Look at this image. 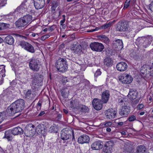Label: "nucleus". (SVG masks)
Segmentation results:
<instances>
[{
    "instance_id": "f257e3e1",
    "label": "nucleus",
    "mask_w": 153,
    "mask_h": 153,
    "mask_svg": "<svg viewBox=\"0 0 153 153\" xmlns=\"http://www.w3.org/2000/svg\"><path fill=\"white\" fill-rule=\"evenodd\" d=\"M25 101L22 99L18 100L8 107L7 112L8 115H13L16 113L20 112L25 107Z\"/></svg>"
},
{
    "instance_id": "f03ea898",
    "label": "nucleus",
    "mask_w": 153,
    "mask_h": 153,
    "mask_svg": "<svg viewBox=\"0 0 153 153\" xmlns=\"http://www.w3.org/2000/svg\"><path fill=\"white\" fill-rule=\"evenodd\" d=\"M61 138L63 140H69L71 142L75 141L74 131L70 128H64L61 131Z\"/></svg>"
},
{
    "instance_id": "7ed1b4c3",
    "label": "nucleus",
    "mask_w": 153,
    "mask_h": 153,
    "mask_svg": "<svg viewBox=\"0 0 153 153\" xmlns=\"http://www.w3.org/2000/svg\"><path fill=\"white\" fill-rule=\"evenodd\" d=\"M67 63V62L65 59H59L56 62V67L59 71L65 72L68 69Z\"/></svg>"
},
{
    "instance_id": "20e7f679",
    "label": "nucleus",
    "mask_w": 153,
    "mask_h": 153,
    "mask_svg": "<svg viewBox=\"0 0 153 153\" xmlns=\"http://www.w3.org/2000/svg\"><path fill=\"white\" fill-rule=\"evenodd\" d=\"M32 86L35 88H37L40 85V83L43 81V76L39 73H35L32 75Z\"/></svg>"
},
{
    "instance_id": "39448f33",
    "label": "nucleus",
    "mask_w": 153,
    "mask_h": 153,
    "mask_svg": "<svg viewBox=\"0 0 153 153\" xmlns=\"http://www.w3.org/2000/svg\"><path fill=\"white\" fill-rule=\"evenodd\" d=\"M29 64L30 69L35 72H38L39 71L41 65L38 59L32 58L30 60Z\"/></svg>"
},
{
    "instance_id": "423d86ee",
    "label": "nucleus",
    "mask_w": 153,
    "mask_h": 153,
    "mask_svg": "<svg viewBox=\"0 0 153 153\" xmlns=\"http://www.w3.org/2000/svg\"><path fill=\"white\" fill-rule=\"evenodd\" d=\"M116 26L117 30L120 32H124L127 30L129 27L128 22L122 21L118 22Z\"/></svg>"
},
{
    "instance_id": "0eeeda50",
    "label": "nucleus",
    "mask_w": 153,
    "mask_h": 153,
    "mask_svg": "<svg viewBox=\"0 0 153 153\" xmlns=\"http://www.w3.org/2000/svg\"><path fill=\"white\" fill-rule=\"evenodd\" d=\"M132 77L126 74H123L119 77L120 81L123 83L128 84L131 83L133 81Z\"/></svg>"
},
{
    "instance_id": "6e6552de",
    "label": "nucleus",
    "mask_w": 153,
    "mask_h": 153,
    "mask_svg": "<svg viewBox=\"0 0 153 153\" xmlns=\"http://www.w3.org/2000/svg\"><path fill=\"white\" fill-rule=\"evenodd\" d=\"M19 45L29 52L33 53L35 52L33 47L28 42L24 41H21L19 42Z\"/></svg>"
},
{
    "instance_id": "1a4fd4ad",
    "label": "nucleus",
    "mask_w": 153,
    "mask_h": 153,
    "mask_svg": "<svg viewBox=\"0 0 153 153\" xmlns=\"http://www.w3.org/2000/svg\"><path fill=\"white\" fill-rule=\"evenodd\" d=\"M137 40L139 41L140 43L143 44V46L145 48H146L152 42V37L151 36H149L147 38H139L137 39Z\"/></svg>"
},
{
    "instance_id": "9d476101",
    "label": "nucleus",
    "mask_w": 153,
    "mask_h": 153,
    "mask_svg": "<svg viewBox=\"0 0 153 153\" xmlns=\"http://www.w3.org/2000/svg\"><path fill=\"white\" fill-rule=\"evenodd\" d=\"M90 46L92 51L97 52H101L104 48V46L102 43L97 42L91 43Z\"/></svg>"
},
{
    "instance_id": "9b49d317",
    "label": "nucleus",
    "mask_w": 153,
    "mask_h": 153,
    "mask_svg": "<svg viewBox=\"0 0 153 153\" xmlns=\"http://www.w3.org/2000/svg\"><path fill=\"white\" fill-rule=\"evenodd\" d=\"M23 132L25 135L28 137H33L35 133L34 129L30 127L29 126H26Z\"/></svg>"
},
{
    "instance_id": "f8f14e48",
    "label": "nucleus",
    "mask_w": 153,
    "mask_h": 153,
    "mask_svg": "<svg viewBox=\"0 0 153 153\" xmlns=\"http://www.w3.org/2000/svg\"><path fill=\"white\" fill-rule=\"evenodd\" d=\"M102 100L97 98H94L92 102V104L94 108L97 110L101 109L102 107Z\"/></svg>"
},
{
    "instance_id": "ddd939ff",
    "label": "nucleus",
    "mask_w": 153,
    "mask_h": 153,
    "mask_svg": "<svg viewBox=\"0 0 153 153\" xmlns=\"http://www.w3.org/2000/svg\"><path fill=\"white\" fill-rule=\"evenodd\" d=\"M28 4L26 0H25L24 2H22L21 5L18 7L15 11L14 13L19 12V13H23L26 11L27 9Z\"/></svg>"
},
{
    "instance_id": "4468645a",
    "label": "nucleus",
    "mask_w": 153,
    "mask_h": 153,
    "mask_svg": "<svg viewBox=\"0 0 153 153\" xmlns=\"http://www.w3.org/2000/svg\"><path fill=\"white\" fill-rule=\"evenodd\" d=\"M117 112L112 108L108 109L105 113V116L107 119L112 120L116 116Z\"/></svg>"
},
{
    "instance_id": "2eb2a0df",
    "label": "nucleus",
    "mask_w": 153,
    "mask_h": 153,
    "mask_svg": "<svg viewBox=\"0 0 153 153\" xmlns=\"http://www.w3.org/2000/svg\"><path fill=\"white\" fill-rule=\"evenodd\" d=\"M103 147L102 141L98 140L92 143L91 146V148L93 150H98L102 149Z\"/></svg>"
},
{
    "instance_id": "dca6fc26",
    "label": "nucleus",
    "mask_w": 153,
    "mask_h": 153,
    "mask_svg": "<svg viewBox=\"0 0 153 153\" xmlns=\"http://www.w3.org/2000/svg\"><path fill=\"white\" fill-rule=\"evenodd\" d=\"M47 131V127L43 124H39L37 126L36 132L39 134L44 135Z\"/></svg>"
},
{
    "instance_id": "f3484780",
    "label": "nucleus",
    "mask_w": 153,
    "mask_h": 153,
    "mask_svg": "<svg viewBox=\"0 0 153 153\" xmlns=\"http://www.w3.org/2000/svg\"><path fill=\"white\" fill-rule=\"evenodd\" d=\"M130 112L129 107L127 105H125L123 106L122 108L120 109L119 113L122 116L126 117L128 115Z\"/></svg>"
},
{
    "instance_id": "a211bd4d",
    "label": "nucleus",
    "mask_w": 153,
    "mask_h": 153,
    "mask_svg": "<svg viewBox=\"0 0 153 153\" xmlns=\"http://www.w3.org/2000/svg\"><path fill=\"white\" fill-rule=\"evenodd\" d=\"M90 138L89 136L86 134L80 136L78 138V142L80 144L88 143L89 142Z\"/></svg>"
},
{
    "instance_id": "6ab92c4d",
    "label": "nucleus",
    "mask_w": 153,
    "mask_h": 153,
    "mask_svg": "<svg viewBox=\"0 0 153 153\" xmlns=\"http://www.w3.org/2000/svg\"><path fill=\"white\" fill-rule=\"evenodd\" d=\"M127 64L124 62H121L117 64L116 68L118 71H124L127 68Z\"/></svg>"
},
{
    "instance_id": "aec40b11",
    "label": "nucleus",
    "mask_w": 153,
    "mask_h": 153,
    "mask_svg": "<svg viewBox=\"0 0 153 153\" xmlns=\"http://www.w3.org/2000/svg\"><path fill=\"white\" fill-rule=\"evenodd\" d=\"M114 144L113 142L111 140L106 142L105 144L104 147L103 149V152L105 153H108L109 152H111L110 147H111Z\"/></svg>"
},
{
    "instance_id": "412c9836",
    "label": "nucleus",
    "mask_w": 153,
    "mask_h": 153,
    "mask_svg": "<svg viewBox=\"0 0 153 153\" xmlns=\"http://www.w3.org/2000/svg\"><path fill=\"white\" fill-rule=\"evenodd\" d=\"M45 4V0H34V5L37 9L42 8Z\"/></svg>"
},
{
    "instance_id": "4be33fe9",
    "label": "nucleus",
    "mask_w": 153,
    "mask_h": 153,
    "mask_svg": "<svg viewBox=\"0 0 153 153\" xmlns=\"http://www.w3.org/2000/svg\"><path fill=\"white\" fill-rule=\"evenodd\" d=\"M110 96L109 91L106 90L104 91L102 94V100L103 103H106L108 101Z\"/></svg>"
},
{
    "instance_id": "5701e85b",
    "label": "nucleus",
    "mask_w": 153,
    "mask_h": 153,
    "mask_svg": "<svg viewBox=\"0 0 153 153\" xmlns=\"http://www.w3.org/2000/svg\"><path fill=\"white\" fill-rule=\"evenodd\" d=\"M113 46L114 48L122 49L123 47V43L122 40L119 39L114 40L113 42Z\"/></svg>"
},
{
    "instance_id": "b1692460",
    "label": "nucleus",
    "mask_w": 153,
    "mask_h": 153,
    "mask_svg": "<svg viewBox=\"0 0 153 153\" xmlns=\"http://www.w3.org/2000/svg\"><path fill=\"white\" fill-rule=\"evenodd\" d=\"M71 50L75 53H80L82 51V47L79 44H73L71 48Z\"/></svg>"
},
{
    "instance_id": "393cba45",
    "label": "nucleus",
    "mask_w": 153,
    "mask_h": 153,
    "mask_svg": "<svg viewBox=\"0 0 153 153\" xmlns=\"http://www.w3.org/2000/svg\"><path fill=\"white\" fill-rule=\"evenodd\" d=\"M11 133L14 135H22L23 134V131L20 127H17L13 128L11 131Z\"/></svg>"
},
{
    "instance_id": "a878e982",
    "label": "nucleus",
    "mask_w": 153,
    "mask_h": 153,
    "mask_svg": "<svg viewBox=\"0 0 153 153\" xmlns=\"http://www.w3.org/2000/svg\"><path fill=\"white\" fill-rule=\"evenodd\" d=\"M15 24L16 27L19 29H22L26 25L21 17L15 22Z\"/></svg>"
},
{
    "instance_id": "bb28decb",
    "label": "nucleus",
    "mask_w": 153,
    "mask_h": 153,
    "mask_svg": "<svg viewBox=\"0 0 153 153\" xmlns=\"http://www.w3.org/2000/svg\"><path fill=\"white\" fill-rule=\"evenodd\" d=\"M5 70L4 65H0V85L3 83V77L5 76Z\"/></svg>"
},
{
    "instance_id": "cd10ccee",
    "label": "nucleus",
    "mask_w": 153,
    "mask_h": 153,
    "mask_svg": "<svg viewBox=\"0 0 153 153\" xmlns=\"http://www.w3.org/2000/svg\"><path fill=\"white\" fill-rule=\"evenodd\" d=\"M137 92L133 89H130L129 92L128 97L131 100H134L137 97Z\"/></svg>"
},
{
    "instance_id": "c85d7f7f",
    "label": "nucleus",
    "mask_w": 153,
    "mask_h": 153,
    "mask_svg": "<svg viewBox=\"0 0 153 153\" xmlns=\"http://www.w3.org/2000/svg\"><path fill=\"white\" fill-rule=\"evenodd\" d=\"M80 105L78 100H72L70 102L71 107L73 109H76L79 110Z\"/></svg>"
},
{
    "instance_id": "c756f323",
    "label": "nucleus",
    "mask_w": 153,
    "mask_h": 153,
    "mask_svg": "<svg viewBox=\"0 0 153 153\" xmlns=\"http://www.w3.org/2000/svg\"><path fill=\"white\" fill-rule=\"evenodd\" d=\"M146 149L145 146L140 145L136 147V153H147Z\"/></svg>"
},
{
    "instance_id": "7c9ffc66",
    "label": "nucleus",
    "mask_w": 153,
    "mask_h": 153,
    "mask_svg": "<svg viewBox=\"0 0 153 153\" xmlns=\"http://www.w3.org/2000/svg\"><path fill=\"white\" fill-rule=\"evenodd\" d=\"M104 64L107 67H110L111 66L113 63V61L109 57H106L104 59Z\"/></svg>"
},
{
    "instance_id": "2f4dec72",
    "label": "nucleus",
    "mask_w": 153,
    "mask_h": 153,
    "mask_svg": "<svg viewBox=\"0 0 153 153\" xmlns=\"http://www.w3.org/2000/svg\"><path fill=\"white\" fill-rule=\"evenodd\" d=\"M4 41L6 43L9 45H12L14 43V39L12 36L9 35L5 38Z\"/></svg>"
},
{
    "instance_id": "473e14b6",
    "label": "nucleus",
    "mask_w": 153,
    "mask_h": 153,
    "mask_svg": "<svg viewBox=\"0 0 153 153\" xmlns=\"http://www.w3.org/2000/svg\"><path fill=\"white\" fill-rule=\"evenodd\" d=\"M21 18L26 25L28 23H31L32 21V17L31 15H27Z\"/></svg>"
},
{
    "instance_id": "72a5a7b5",
    "label": "nucleus",
    "mask_w": 153,
    "mask_h": 153,
    "mask_svg": "<svg viewBox=\"0 0 153 153\" xmlns=\"http://www.w3.org/2000/svg\"><path fill=\"white\" fill-rule=\"evenodd\" d=\"M124 152L128 153L131 152L133 149L132 146L129 144H125L124 145Z\"/></svg>"
},
{
    "instance_id": "f704fd0d",
    "label": "nucleus",
    "mask_w": 153,
    "mask_h": 153,
    "mask_svg": "<svg viewBox=\"0 0 153 153\" xmlns=\"http://www.w3.org/2000/svg\"><path fill=\"white\" fill-rule=\"evenodd\" d=\"M69 89L67 88H65L62 89L61 92L62 96L63 97H67L69 94Z\"/></svg>"
},
{
    "instance_id": "c9c22d12",
    "label": "nucleus",
    "mask_w": 153,
    "mask_h": 153,
    "mask_svg": "<svg viewBox=\"0 0 153 153\" xmlns=\"http://www.w3.org/2000/svg\"><path fill=\"white\" fill-rule=\"evenodd\" d=\"M10 131H5L4 133V136L3 137V138H7L8 141H10L12 140V137Z\"/></svg>"
},
{
    "instance_id": "e433bc0d",
    "label": "nucleus",
    "mask_w": 153,
    "mask_h": 153,
    "mask_svg": "<svg viewBox=\"0 0 153 153\" xmlns=\"http://www.w3.org/2000/svg\"><path fill=\"white\" fill-rule=\"evenodd\" d=\"M102 41L106 44H108L109 42V40L108 38L105 35H102L100 36Z\"/></svg>"
},
{
    "instance_id": "4c0bfd02",
    "label": "nucleus",
    "mask_w": 153,
    "mask_h": 153,
    "mask_svg": "<svg viewBox=\"0 0 153 153\" xmlns=\"http://www.w3.org/2000/svg\"><path fill=\"white\" fill-rule=\"evenodd\" d=\"M80 111L83 112H86L88 110V107L85 105L80 104L79 107V109Z\"/></svg>"
},
{
    "instance_id": "58836bf2",
    "label": "nucleus",
    "mask_w": 153,
    "mask_h": 153,
    "mask_svg": "<svg viewBox=\"0 0 153 153\" xmlns=\"http://www.w3.org/2000/svg\"><path fill=\"white\" fill-rule=\"evenodd\" d=\"M100 125L102 126L103 127H111L112 128V123L110 122H104L100 124Z\"/></svg>"
},
{
    "instance_id": "ea45409f",
    "label": "nucleus",
    "mask_w": 153,
    "mask_h": 153,
    "mask_svg": "<svg viewBox=\"0 0 153 153\" xmlns=\"http://www.w3.org/2000/svg\"><path fill=\"white\" fill-rule=\"evenodd\" d=\"M58 2L56 1H53L52 3L51 6V11L52 12L54 13L56 10V8L59 5Z\"/></svg>"
},
{
    "instance_id": "a19ab883",
    "label": "nucleus",
    "mask_w": 153,
    "mask_h": 153,
    "mask_svg": "<svg viewBox=\"0 0 153 153\" xmlns=\"http://www.w3.org/2000/svg\"><path fill=\"white\" fill-rule=\"evenodd\" d=\"M113 22H110L108 23L103 25L102 26V28L103 29H106L110 27L113 24Z\"/></svg>"
},
{
    "instance_id": "79ce46f5",
    "label": "nucleus",
    "mask_w": 153,
    "mask_h": 153,
    "mask_svg": "<svg viewBox=\"0 0 153 153\" xmlns=\"http://www.w3.org/2000/svg\"><path fill=\"white\" fill-rule=\"evenodd\" d=\"M13 13H10V14L5 15L1 16V17H2L3 19H8L10 18H12L13 15Z\"/></svg>"
},
{
    "instance_id": "37998d69",
    "label": "nucleus",
    "mask_w": 153,
    "mask_h": 153,
    "mask_svg": "<svg viewBox=\"0 0 153 153\" xmlns=\"http://www.w3.org/2000/svg\"><path fill=\"white\" fill-rule=\"evenodd\" d=\"M6 117L4 113H0V124L5 119Z\"/></svg>"
},
{
    "instance_id": "c03bdc74",
    "label": "nucleus",
    "mask_w": 153,
    "mask_h": 153,
    "mask_svg": "<svg viewBox=\"0 0 153 153\" xmlns=\"http://www.w3.org/2000/svg\"><path fill=\"white\" fill-rule=\"evenodd\" d=\"M70 79L66 77H63L62 79V83L64 84L67 82H68L70 80Z\"/></svg>"
},
{
    "instance_id": "a18cd8bd",
    "label": "nucleus",
    "mask_w": 153,
    "mask_h": 153,
    "mask_svg": "<svg viewBox=\"0 0 153 153\" xmlns=\"http://www.w3.org/2000/svg\"><path fill=\"white\" fill-rule=\"evenodd\" d=\"M130 0H126L123 9H125L128 8L129 6Z\"/></svg>"
},
{
    "instance_id": "49530a36",
    "label": "nucleus",
    "mask_w": 153,
    "mask_h": 153,
    "mask_svg": "<svg viewBox=\"0 0 153 153\" xmlns=\"http://www.w3.org/2000/svg\"><path fill=\"white\" fill-rule=\"evenodd\" d=\"M136 117L134 115L130 116L128 118V120L130 122L136 120Z\"/></svg>"
},
{
    "instance_id": "de8ad7c7",
    "label": "nucleus",
    "mask_w": 153,
    "mask_h": 153,
    "mask_svg": "<svg viewBox=\"0 0 153 153\" xmlns=\"http://www.w3.org/2000/svg\"><path fill=\"white\" fill-rule=\"evenodd\" d=\"M7 3V0H0V8L4 6Z\"/></svg>"
},
{
    "instance_id": "09e8293b",
    "label": "nucleus",
    "mask_w": 153,
    "mask_h": 153,
    "mask_svg": "<svg viewBox=\"0 0 153 153\" xmlns=\"http://www.w3.org/2000/svg\"><path fill=\"white\" fill-rule=\"evenodd\" d=\"M101 74V72L100 69H97L94 74V76L95 77H97V76L100 75Z\"/></svg>"
},
{
    "instance_id": "8fccbe9b",
    "label": "nucleus",
    "mask_w": 153,
    "mask_h": 153,
    "mask_svg": "<svg viewBox=\"0 0 153 153\" xmlns=\"http://www.w3.org/2000/svg\"><path fill=\"white\" fill-rule=\"evenodd\" d=\"M55 127L54 124L52 125L50 128L49 131L51 132H55Z\"/></svg>"
},
{
    "instance_id": "3c124183",
    "label": "nucleus",
    "mask_w": 153,
    "mask_h": 153,
    "mask_svg": "<svg viewBox=\"0 0 153 153\" xmlns=\"http://www.w3.org/2000/svg\"><path fill=\"white\" fill-rule=\"evenodd\" d=\"M50 36L49 35H46L43 36L41 38V39L42 40H44L47 39Z\"/></svg>"
},
{
    "instance_id": "603ef678",
    "label": "nucleus",
    "mask_w": 153,
    "mask_h": 153,
    "mask_svg": "<svg viewBox=\"0 0 153 153\" xmlns=\"http://www.w3.org/2000/svg\"><path fill=\"white\" fill-rule=\"evenodd\" d=\"M31 91L30 90H28L25 94V96L26 97H29L30 96L31 94Z\"/></svg>"
},
{
    "instance_id": "864d4df0",
    "label": "nucleus",
    "mask_w": 153,
    "mask_h": 153,
    "mask_svg": "<svg viewBox=\"0 0 153 153\" xmlns=\"http://www.w3.org/2000/svg\"><path fill=\"white\" fill-rule=\"evenodd\" d=\"M134 58L135 59L137 60L140 58L139 55L137 54L134 53L133 56Z\"/></svg>"
},
{
    "instance_id": "5fc2aeb1",
    "label": "nucleus",
    "mask_w": 153,
    "mask_h": 153,
    "mask_svg": "<svg viewBox=\"0 0 153 153\" xmlns=\"http://www.w3.org/2000/svg\"><path fill=\"white\" fill-rule=\"evenodd\" d=\"M149 7L150 10L153 12V1L149 4Z\"/></svg>"
},
{
    "instance_id": "6e6d98bb",
    "label": "nucleus",
    "mask_w": 153,
    "mask_h": 153,
    "mask_svg": "<svg viewBox=\"0 0 153 153\" xmlns=\"http://www.w3.org/2000/svg\"><path fill=\"white\" fill-rule=\"evenodd\" d=\"M144 105L143 104H140L138 105L137 108L139 109H141L144 107Z\"/></svg>"
},
{
    "instance_id": "4d7b16f0",
    "label": "nucleus",
    "mask_w": 153,
    "mask_h": 153,
    "mask_svg": "<svg viewBox=\"0 0 153 153\" xmlns=\"http://www.w3.org/2000/svg\"><path fill=\"white\" fill-rule=\"evenodd\" d=\"M147 65H143V66H142L141 68V71H146L147 70V68H146Z\"/></svg>"
},
{
    "instance_id": "13d9d810",
    "label": "nucleus",
    "mask_w": 153,
    "mask_h": 153,
    "mask_svg": "<svg viewBox=\"0 0 153 153\" xmlns=\"http://www.w3.org/2000/svg\"><path fill=\"white\" fill-rule=\"evenodd\" d=\"M45 114V111H42L39 114L38 116L39 117H41L44 114Z\"/></svg>"
},
{
    "instance_id": "bf43d9fd",
    "label": "nucleus",
    "mask_w": 153,
    "mask_h": 153,
    "mask_svg": "<svg viewBox=\"0 0 153 153\" xmlns=\"http://www.w3.org/2000/svg\"><path fill=\"white\" fill-rule=\"evenodd\" d=\"M41 103L40 102H39L37 103V108L40 109L41 108Z\"/></svg>"
},
{
    "instance_id": "052dcab7",
    "label": "nucleus",
    "mask_w": 153,
    "mask_h": 153,
    "mask_svg": "<svg viewBox=\"0 0 153 153\" xmlns=\"http://www.w3.org/2000/svg\"><path fill=\"white\" fill-rule=\"evenodd\" d=\"M119 102V103H123L124 102H125L126 100L124 99H120L118 100Z\"/></svg>"
},
{
    "instance_id": "680f3d73",
    "label": "nucleus",
    "mask_w": 153,
    "mask_h": 153,
    "mask_svg": "<svg viewBox=\"0 0 153 153\" xmlns=\"http://www.w3.org/2000/svg\"><path fill=\"white\" fill-rule=\"evenodd\" d=\"M98 30V29L97 28H95V29H93L92 30H90L89 31H87V32H92L93 31H97Z\"/></svg>"
},
{
    "instance_id": "e2e57ef3",
    "label": "nucleus",
    "mask_w": 153,
    "mask_h": 153,
    "mask_svg": "<svg viewBox=\"0 0 153 153\" xmlns=\"http://www.w3.org/2000/svg\"><path fill=\"white\" fill-rule=\"evenodd\" d=\"M28 126H29L31 128H32L33 129L34 128L35 130V132H36V128L35 127V126L33 125L30 124L29 125H28Z\"/></svg>"
},
{
    "instance_id": "0e129e2a",
    "label": "nucleus",
    "mask_w": 153,
    "mask_h": 153,
    "mask_svg": "<svg viewBox=\"0 0 153 153\" xmlns=\"http://www.w3.org/2000/svg\"><path fill=\"white\" fill-rule=\"evenodd\" d=\"M111 127H109L107 128L106 129V131L108 132H110L111 131Z\"/></svg>"
},
{
    "instance_id": "69168bd1",
    "label": "nucleus",
    "mask_w": 153,
    "mask_h": 153,
    "mask_svg": "<svg viewBox=\"0 0 153 153\" xmlns=\"http://www.w3.org/2000/svg\"><path fill=\"white\" fill-rule=\"evenodd\" d=\"M64 47H65V44H62L60 45L59 48L60 49H62Z\"/></svg>"
},
{
    "instance_id": "338daca9",
    "label": "nucleus",
    "mask_w": 153,
    "mask_h": 153,
    "mask_svg": "<svg viewBox=\"0 0 153 153\" xmlns=\"http://www.w3.org/2000/svg\"><path fill=\"white\" fill-rule=\"evenodd\" d=\"M140 99H136L134 101V103L135 104H137L139 102Z\"/></svg>"
},
{
    "instance_id": "774afa93",
    "label": "nucleus",
    "mask_w": 153,
    "mask_h": 153,
    "mask_svg": "<svg viewBox=\"0 0 153 153\" xmlns=\"http://www.w3.org/2000/svg\"><path fill=\"white\" fill-rule=\"evenodd\" d=\"M63 112L65 114H67L68 113V111L66 110V109H63Z\"/></svg>"
}]
</instances>
